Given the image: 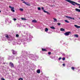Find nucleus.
I'll list each match as a JSON object with an SVG mask.
<instances>
[{
  "label": "nucleus",
  "mask_w": 80,
  "mask_h": 80,
  "mask_svg": "<svg viewBox=\"0 0 80 80\" xmlns=\"http://www.w3.org/2000/svg\"><path fill=\"white\" fill-rule=\"evenodd\" d=\"M65 1H67V2H69V3H71L72 5H74V6H75V5H78V6L79 5L80 6V4L77 3L76 2H75L72 1L70 0H65Z\"/></svg>",
  "instance_id": "1"
},
{
  "label": "nucleus",
  "mask_w": 80,
  "mask_h": 80,
  "mask_svg": "<svg viewBox=\"0 0 80 80\" xmlns=\"http://www.w3.org/2000/svg\"><path fill=\"white\" fill-rule=\"evenodd\" d=\"M9 8H11V11L12 12H15V10H14V7H12L11 6H9Z\"/></svg>",
  "instance_id": "2"
},
{
  "label": "nucleus",
  "mask_w": 80,
  "mask_h": 80,
  "mask_svg": "<svg viewBox=\"0 0 80 80\" xmlns=\"http://www.w3.org/2000/svg\"><path fill=\"white\" fill-rule=\"evenodd\" d=\"M69 33H70V32H66L64 34L65 35H67V36H68V35H69Z\"/></svg>",
  "instance_id": "3"
},
{
  "label": "nucleus",
  "mask_w": 80,
  "mask_h": 80,
  "mask_svg": "<svg viewBox=\"0 0 80 80\" xmlns=\"http://www.w3.org/2000/svg\"><path fill=\"white\" fill-rule=\"evenodd\" d=\"M12 52L13 54H17V52L16 51H15L14 50H12Z\"/></svg>",
  "instance_id": "4"
},
{
  "label": "nucleus",
  "mask_w": 80,
  "mask_h": 80,
  "mask_svg": "<svg viewBox=\"0 0 80 80\" xmlns=\"http://www.w3.org/2000/svg\"><path fill=\"white\" fill-rule=\"evenodd\" d=\"M9 65H10V66L12 68V67H13V63H12V62H10L9 63Z\"/></svg>",
  "instance_id": "5"
},
{
  "label": "nucleus",
  "mask_w": 80,
  "mask_h": 80,
  "mask_svg": "<svg viewBox=\"0 0 80 80\" xmlns=\"http://www.w3.org/2000/svg\"><path fill=\"white\" fill-rule=\"evenodd\" d=\"M32 23H37V21L36 20H32Z\"/></svg>",
  "instance_id": "6"
},
{
  "label": "nucleus",
  "mask_w": 80,
  "mask_h": 80,
  "mask_svg": "<svg viewBox=\"0 0 80 80\" xmlns=\"http://www.w3.org/2000/svg\"><path fill=\"white\" fill-rule=\"evenodd\" d=\"M53 19L54 20V22H57V19L53 18Z\"/></svg>",
  "instance_id": "7"
},
{
  "label": "nucleus",
  "mask_w": 80,
  "mask_h": 80,
  "mask_svg": "<svg viewBox=\"0 0 80 80\" xmlns=\"http://www.w3.org/2000/svg\"><path fill=\"white\" fill-rule=\"evenodd\" d=\"M75 10L76 12H80V9L78 8H76Z\"/></svg>",
  "instance_id": "8"
},
{
  "label": "nucleus",
  "mask_w": 80,
  "mask_h": 80,
  "mask_svg": "<svg viewBox=\"0 0 80 80\" xmlns=\"http://www.w3.org/2000/svg\"><path fill=\"white\" fill-rule=\"evenodd\" d=\"M74 26H75L76 28H80V26H77L76 25H74Z\"/></svg>",
  "instance_id": "9"
},
{
  "label": "nucleus",
  "mask_w": 80,
  "mask_h": 80,
  "mask_svg": "<svg viewBox=\"0 0 80 80\" xmlns=\"http://www.w3.org/2000/svg\"><path fill=\"white\" fill-rule=\"evenodd\" d=\"M22 3H25L26 5H28V6H29V4H28V3H27V2H25V1H24L23 2H22Z\"/></svg>",
  "instance_id": "10"
},
{
  "label": "nucleus",
  "mask_w": 80,
  "mask_h": 80,
  "mask_svg": "<svg viewBox=\"0 0 80 80\" xmlns=\"http://www.w3.org/2000/svg\"><path fill=\"white\" fill-rule=\"evenodd\" d=\"M44 13H47V14H48L49 15H50V13H49V12L46 11L45 10H44Z\"/></svg>",
  "instance_id": "11"
},
{
  "label": "nucleus",
  "mask_w": 80,
  "mask_h": 80,
  "mask_svg": "<svg viewBox=\"0 0 80 80\" xmlns=\"http://www.w3.org/2000/svg\"><path fill=\"white\" fill-rule=\"evenodd\" d=\"M30 57L31 58H33V54H31L30 55Z\"/></svg>",
  "instance_id": "12"
},
{
  "label": "nucleus",
  "mask_w": 80,
  "mask_h": 80,
  "mask_svg": "<svg viewBox=\"0 0 80 80\" xmlns=\"http://www.w3.org/2000/svg\"><path fill=\"white\" fill-rule=\"evenodd\" d=\"M37 73H40V70H38L37 71Z\"/></svg>",
  "instance_id": "13"
},
{
  "label": "nucleus",
  "mask_w": 80,
  "mask_h": 80,
  "mask_svg": "<svg viewBox=\"0 0 80 80\" xmlns=\"http://www.w3.org/2000/svg\"><path fill=\"white\" fill-rule=\"evenodd\" d=\"M60 30L61 31H62V32H63L65 31V29L63 28H61L60 29Z\"/></svg>",
  "instance_id": "14"
},
{
  "label": "nucleus",
  "mask_w": 80,
  "mask_h": 80,
  "mask_svg": "<svg viewBox=\"0 0 80 80\" xmlns=\"http://www.w3.org/2000/svg\"><path fill=\"white\" fill-rule=\"evenodd\" d=\"M50 28H52V29H55V27H54L53 26L50 27Z\"/></svg>",
  "instance_id": "15"
},
{
  "label": "nucleus",
  "mask_w": 80,
  "mask_h": 80,
  "mask_svg": "<svg viewBox=\"0 0 80 80\" xmlns=\"http://www.w3.org/2000/svg\"><path fill=\"white\" fill-rule=\"evenodd\" d=\"M5 37H6V38H8L9 37H8V35H7V34H6V35H5Z\"/></svg>",
  "instance_id": "16"
},
{
  "label": "nucleus",
  "mask_w": 80,
  "mask_h": 80,
  "mask_svg": "<svg viewBox=\"0 0 80 80\" xmlns=\"http://www.w3.org/2000/svg\"><path fill=\"white\" fill-rule=\"evenodd\" d=\"M48 28H46L45 29V32H48Z\"/></svg>",
  "instance_id": "17"
},
{
  "label": "nucleus",
  "mask_w": 80,
  "mask_h": 80,
  "mask_svg": "<svg viewBox=\"0 0 80 80\" xmlns=\"http://www.w3.org/2000/svg\"><path fill=\"white\" fill-rule=\"evenodd\" d=\"M19 10H20V11H21V12H23V9L21 8L19 9Z\"/></svg>",
  "instance_id": "18"
},
{
  "label": "nucleus",
  "mask_w": 80,
  "mask_h": 80,
  "mask_svg": "<svg viewBox=\"0 0 80 80\" xmlns=\"http://www.w3.org/2000/svg\"><path fill=\"white\" fill-rule=\"evenodd\" d=\"M66 18H70V19H71V18H72V17H70L67 16H66Z\"/></svg>",
  "instance_id": "19"
},
{
  "label": "nucleus",
  "mask_w": 80,
  "mask_h": 80,
  "mask_svg": "<svg viewBox=\"0 0 80 80\" xmlns=\"http://www.w3.org/2000/svg\"><path fill=\"white\" fill-rule=\"evenodd\" d=\"M22 20H26L27 19H25V18H21Z\"/></svg>",
  "instance_id": "20"
},
{
  "label": "nucleus",
  "mask_w": 80,
  "mask_h": 80,
  "mask_svg": "<svg viewBox=\"0 0 80 80\" xmlns=\"http://www.w3.org/2000/svg\"><path fill=\"white\" fill-rule=\"evenodd\" d=\"M42 51H47V50H46V49H43V48H42Z\"/></svg>",
  "instance_id": "21"
},
{
  "label": "nucleus",
  "mask_w": 80,
  "mask_h": 80,
  "mask_svg": "<svg viewBox=\"0 0 80 80\" xmlns=\"http://www.w3.org/2000/svg\"><path fill=\"white\" fill-rule=\"evenodd\" d=\"M64 21L65 22H66V23H69V22L67 20H65Z\"/></svg>",
  "instance_id": "22"
},
{
  "label": "nucleus",
  "mask_w": 80,
  "mask_h": 80,
  "mask_svg": "<svg viewBox=\"0 0 80 80\" xmlns=\"http://www.w3.org/2000/svg\"><path fill=\"white\" fill-rule=\"evenodd\" d=\"M74 36L75 37H78V35L77 34H75L74 35Z\"/></svg>",
  "instance_id": "23"
},
{
  "label": "nucleus",
  "mask_w": 80,
  "mask_h": 80,
  "mask_svg": "<svg viewBox=\"0 0 80 80\" xmlns=\"http://www.w3.org/2000/svg\"><path fill=\"white\" fill-rule=\"evenodd\" d=\"M38 10H41V8L38 7Z\"/></svg>",
  "instance_id": "24"
},
{
  "label": "nucleus",
  "mask_w": 80,
  "mask_h": 80,
  "mask_svg": "<svg viewBox=\"0 0 80 80\" xmlns=\"http://www.w3.org/2000/svg\"><path fill=\"white\" fill-rule=\"evenodd\" d=\"M23 57H24V58H26L27 57V56L24 55Z\"/></svg>",
  "instance_id": "25"
},
{
  "label": "nucleus",
  "mask_w": 80,
  "mask_h": 80,
  "mask_svg": "<svg viewBox=\"0 0 80 80\" xmlns=\"http://www.w3.org/2000/svg\"><path fill=\"white\" fill-rule=\"evenodd\" d=\"M41 9L43 11V12H44V10H44V8L43 7H42L41 8Z\"/></svg>",
  "instance_id": "26"
},
{
  "label": "nucleus",
  "mask_w": 80,
  "mask_h": 80,
  "mask_svg": "<svg viewBox=\"0 0 80 80\" xmlns=\"http://www.w3.org/2000/svg\"><path fill=\"white\" fill-rule=\"evenodd\" d=\"M13 20L14 21H16V20H17V19L14 18L13 19Z\"/></svg>",
  "instance_id": "27"
},
{
  "label": "nucleus",
  "mask_w": 80,
  "mask_h": 80,
  "mask_svg": "<svg viewBox=\"0 0 80 80\" xmlns=\"http://www.w3.org/2000/svg\"><path fill=\"white\" fill-rule=\"evenodd\" d=\"M23 80V78H19L18 79V80Z\"/></svg>",
  "instance_id": "28"
},
{
  "label": "nucleus",
  "mask_w": 80,
  "mask_h": 80,
  "mask_svg": "<svg viewBox=\"0 0 80 80\" xmlns=\"http://www.w3.org/2000/svg\"><path fill=\"white\" fill-rule=\"evenodd\" d=\"M18 43L19 44V45H20V44H21V42H19V41H18Z\"/></svg>",
  "instance_id": "29"
},
{
  "label": "nucleus",
  "mask_w": 80,
  "mask_h": 80,
  "mask_svg": "<svg viewBox=\"0 0 80 80\" xmlns=\"http://www.w3.org/2000/svg\"><path fill=\"white\" fill-rule=\"evenodd\" d=\"M72 70H74V69H75V68H74V67H72Z\"/></svg>",
  "instance_id": "30"
},
{
  "label": "nucleus",
  "mask_w": 80,
  "mask_h": 80,
  "mask_svg": "<svg viewBox=\"0 0 80 80\" xmlns=\"http://www.w3.org/2000/svg\"><path fill=\"white\" fill-rule=\"evenodd\" d=\"M58 25H61V23H58Z\"/></svg>",
  "instance_id": "31"
},
{
  "label": "nucleus",
  "mask_w": 80,
  "mask_h": 80,
  "mask_svg": "<svg viewBox=\"0 0 80 80\" xmlns=\"http://www.w3.org/2000/svg\"><path fill=\"white\" fill-rule=\"evenodd\" d=\"M16 37H19V35L18 34H17L16 35Z\"/></svg>",
  "instance_id": "32"
},
{
  "label": "nucleus",
  "mask_w": 80,
  "mask_h": 80,
  "mask_svg": "<svg viewBox=\"0 0 80 80\" xmlns=\"http://www.w3.org/2000/svg\"><path fill=\"white\" fill-rule=\"evenodd\" d=\"M65 60V58H62V60Z\"/></svg>",
  "instance_id": "33"
},
{
  "label": "nucleus",
  "mask_w": 80,
  "mask_h": 80,
  "mask_svg": "<svg viewBox=\"0 0 80 80\" xmlns=\"http://www.w3.org/2000/svg\"><path fill=\"white\" fill-rule=\"evenodd\" d=\"M48 54L49 55H50V54H51V52H48Z\"/></svg>",
  "instance_id": "34"
},
{
  "label": "nucleus",
  "mask_w": 80,
  "mask_h": 80,
  "mask_svg": "<svg viewBox=\"0 0 80 80\" xmlns=\"http://www.w3.org/2000/svg\"><path fill=\"white\" fill-rule=\"evenodd\" d=\"M61 59H62L61 58H58V60H61Z\"/></svg>",
  "instance_id": "35"
},
{
  "label": "nucleus",
  "mask_w": 80,
  "mask_h": 80,
  "mask_svg": "<svg viewBox=\"0 0 80 80\" xmlns=\"http://www.w3.org/2000/svg\"><path fill=\"white\" fill-rule=\"evenodd\" d=\"M65 63H63V64H62V65L64 66V67H65Z\"/></svg>",
  "instance_id": "36"
},
{
  "label": "nucleus",
  "mask_w": 80,
  "mask_h": 80,
  "mask_svg": "<svg viewBox=\"0 0 80 80\" xmlns=\"http://www.w3.org/2000/svg\"><path fill=\"white\" fill-rule=\"evenodd\" d=\"M62 55L63 56H65V54L64 53H63L62 54Z\"/></svg>",
  "instance_id": "37"
},
{
  "label": "nucleus",
  "mask_w": 80,
  "mask_h": 80,
  "mask_svg": "<svg viewBox=\"0 0 80 80\" xmlns=\"http://www.w3.org/2000/svg\"><path fill=\"white\" fill-rule=\"evenodd\" d=\"M71 19H72V20H75V18H71Z\"/></svg>",
  "instance_id": "38"
},
{
  "label": "nucleus",
  "mask_w": 80,
  "mask_h": 80,
  "mask_svg": "<svg viewBox=\"0 0 80 80\" xmlns=\"http://www.w3.org/2000/svg\"><path fill=\"white\" fill-rule=\"evenodd\" d=\"M9 23H12V21H10V22H9Z\"/></svg>",
  "instance_id": "39"
},
{
  "label": "nucleus",
  "mask_w": 80,
  "mask_h": 80,
  "mask_svg": "<svg viewBox=\"0 0 80 80\" xmlns=\"http://www.w3.org/2000/svg\"><path fill=\"white\" fill-rule=\"evenodd\" d=\"M28 27H29V28H30V26L29 25V26H28Z\"/></svg>",
  "instance_id": "40"
},
{
  "label": "nucleus",
  "mask_w": 80,
  "mask_h": 80,
  "mask_svg": "<svg viewBox=\"0 0 80 80\" xmlns=\"http://www.w3.org/2000/svg\"><path fill=\"white\" fill-rule=\"evenodd\" d=\"M23 27H26V26H23Z\"/></svg>",
  "instance_id": "41"
},
{
  "label": "nucleus",
  "mask_w": 80,
  "mask_h": 80,
  "mask_svg": "<svg viewBox=\"0 0 80 80\" xmlns=\"http://www.w3.org/2000/svg\"><path fill=\"white\" fill-rule=\"evenodd\" d=\"M21 1H23L24 0H21Z\"/></svg>",
  "instance_id": "42"
},
{
  "label": "nucleus",
  "mask_w": 80,
  "mask_h": 80,
  "mask_svg": "<svg viewBox=\"0 0 80 80\" xmlns=\"http://www.w3.org/2000/svg\"><path fill=\"white\" fill-rule=\"evenodd\" d=\"M0 13H1V11L0 10Z\"/></svg>",
  "instance_id": "43"
},
{
  "label": "nucleus",
  "mask_w": 80,
  "mask_h": 80,
  "mask_svg": "<svg viewBox=\"0 0 80 80\" xmlns=\"http://www.w3.org/2000/svg\"><path fill=\"white\" fill-rule=\"evenodd\" d=\"M19 42H21V41H20V40H19Z\"/></svg>",
  "instance_id": "44"
},
{
  "label": "nucleus",
  "mask_w": 80,
  "mask_h": 80,
  "mask_svg": "<svg viewBox=\"0 0 80 80\" xmlns=\"http://www.w3.org/2000/svg\"><path fill=\"white\" fill-rule=\"evenodd\" d=\"M79 3H80V1H79Z\"/></svg>",
  "instance_id": "45"
},
{
  "label": "nucleus",
  "mask_w": 80,
  "mask_h": 80,
  "mask_svg": "<svg viewBox=\"0 0 80 80\" xmlns=\"http://www.w3.org/2000/svg\"><path fill=\"white\" fill-rule=\"evenodd\" d=\"M23 52H22V53H23Z\"/></svg>",
  "instance_id": "46"
},
{
  "label": "nucleus",
  "mask_w": 80,
  "mask_h": 80,
  "mask_svg": "<svg viewBox=\"0 0 80 80\" xmlns=\"http://www.w3.org/2000/svg\"><path fill=\"white\" fill-rule=\"evenodd\" d=\"M80 1V0H79Z\"/></svg>",
  "instance_id": "47"
}]
</instances>
